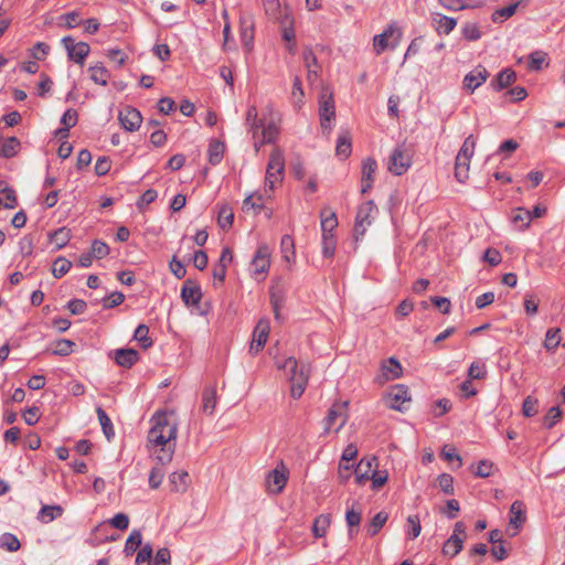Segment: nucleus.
Masks as SVG:
<instances>
[{"mask_svg": "<svg viewBox=\"0 0 565 565\" xmlns=\"http://www.w3.org/2000/svg\"><path fill=\"white\" fill-rule=\"evenodd\" d=\"M284 170L285 159L282 151L278 148H275L269 156V161L266 169L265 190L273 191L275 185L282 181Z\"/></svg>", "mask_w": 565, "mask_h": 565, "instance_id": "nucleus-3", "label": "nucleus"}, {"mask_svg": "<svg viewBox=\"0 0 565 565\" xmlns=\"http://www.w3.org/2000/svg\"><path fill=\"white\" fill-rule=\"evenodd\" d=\"M561 341L559 337V329L558 328H551L546 331L545 340H544V347L548 351L555 350Z\"/></svg>", "mask_w": 565, "mask_h": 565, "instance_id": "nucleus-52", "label": "nucleus"}, {"mask_svg": "<svg viewBox=\"0 0 565 565\" xmlns=\"http://www.w3.org/2000/svg\"><path fill=\"white\" fill-rule=\"evenodd\" d=\"M412 164V156L405 143L398 145L388 158V171L395 175L404 174Z\"/></svg>", "mask_w": 565, "mask_h": 565, "instance_id": "nucleus-5", "label": "nucleus"}, {"mask_svg": "<svg viewBox=\"0 0 565 565\" xmlns=\"http://www.w3.org/2000/svg\"><path fill=\"white\" fill-rule=\"evenodd\" d=\"M77 120H78L77 111L72 108L67 109L61 118V124L64 125V128L57 129L56 135H60L63 137L68 136V130L77 124Z\"/></svg>", "mask_w": 565, "mask_h": 565, "instance_id": "nucleus-27", "label": "nucleus"}, {"mask_svg": "<svg viewBox=\"0 0 565 565\" xmlns=\"http://www.w3.org/2000/svg\"><path fill=\"white\" fill-rule=\"evenodd\" d=\"M269 330V320L267 318L260 319L253 332V339L249 345V352L252 354H257L259 351L263 350L264 345L267 342Z\"/></svg>", "mask_w": 565, "mask_h": 565, "instance_id": "nucleus-11", "label": "nucleus"}, {"mask_svg": "<svg viewBox=\"0 0 565 565\" xmlns=\"http://www.w3.org/2000/svg\"><path fill=\"white\" fill-rule=\"evenodd\" d=\"M21 148V142L15 137L6 138L0 149V156L3 158L14 157Z\"/></svg>", "mask_w": 565, "mask_h": 565, "instance_id": "nucleus-35", "label": "nucleus"}, {"mask_svg": "<svg viewBox=\"0 0 565 565\" xmlns=\"http://www.w3.org/2000/svg\"><path fill=\"white\" fill-rule=\"evenodd\" d=\"M338 226V218L334 212L327 214V211L321 212V230L322 235L333 234L332 231Z\"/></svg>", "mask_w": 565, "mask_h": 565, "instance_id": "nucleus-42", "label": "nucleus"}, {"mask_svg": "<svg viewBox=\"0 0 565 565\" xmlns=\"http://www.w3.org/2000/svg\"><path fill=\"white\" fill-rule=\"evenodd\" d=\"M125 300V295L120 291H114L108 297H105L103 299V308L104 309H111L114 307H117L121 305Z\"/></svg>", "mask_w": 565, "mask_h": 565, "instance_id": "nucleus-60", "label": "nucleus"}, {"mask_svg": "<svg viewBox=\"0 0 565 565\" xmlns=\"http://www.w3.org/2000/svg\"><path fill=\"white\" fill-rule=\"evenodd\" d=\"M303 88L299 76H295L291 89V103L296 109H300L303 105Z\"/></svg>", "mask_w": 565, "mask_h": 565, "instance_id": "nucleus-40", "label": "nucleus"}, {"mask_svg": "<svg viewBox=\"0 0 565 565\" xmlns=\"http://www.w3.org/2000/svg\"><path fill=\"white\" fill-rule=\"evenodd\" d=\"M142 545V535L139 530H134L128 536L124 552L126 555H132Z\"/></svg>", "mask_w": 565, "mask_h": 565, "instance_id": "nucleus-41", "label": "nucleus"}, {"mask_svg": "<svg viewBox=\"0 0 565 565\" xmlns=\"http://www.w3.org/2000/svg\"><path fill=\"white\" fill-rule=\"evenodd\" d=\"M462 36L468 41H477L481 38V32L477 23L467 22L462 25Z\"/></svg>", "mask_w": 565, "mask_h": 565, "instance_id": "nucleus-58", "label": "nucleus"}, {"mask_svg": "<svg viewBox=\"0 0 565 565\" xmlns=\"http://www.w3.org/2000/svg\"><path fill=\"white\" fill-rule=\"evenodd\" d=\"M510 521L507 532L510 536H515L519 533L520 527L526 520L525 510L523 502L516 500L511 504L510 508Z\"/></svg>", "mask_w": 565, "mask_h": 565, "instance_id": "nucleus-14", "label": "nucleus"}, {"mask_svg": "<svg viewBox=\"0 0 565 565\" xmlns=\"http://www.w3.org/2000/svg\"><path fill=\"white\" fill-rule=\"evenodd\" d=\"M319 115L323 122H331V120L334 119L335 107L331 95L327 99L320 102Z\"/></svg>", "mask_w": 565, "mask_h": 565, "instance_id": "nucleus-33", "label": "nucleus"}, {"mask_svg": "<svg viewBox=\"0 0 565 565\" xmlns=\"http://www.w3.org/2000/svg\"><path fill=\"white\" fill-rule=\"evenodd\" d=\"M0 193L4 196L6 202L3 203V206L6 209L11 210L18 205L15 191L2 180H0Z\"/></svg>", "mask_w": 565, "mask_h": 565, "instance_id": "nucleus-37", "label": "nucleus"}, {"mask_svg": "<svg viewBox=\"0 0 565 565\" xmlns=\"http://www.w3.org/2000/svg\"><path fill=\"white\" fill-rule=\"evenodd\" d=\"M487 375L486 365L480 362H472L468 370V377L470 380H481Z\"/></svg>", "mask_w": 565, "mask_h": 565, "instance_id": "nucleus-62", "label": "nucleus"}, {"mask_svg": "<svg viewBox=\"0 0 565 565\" xmlns=\"http://www.w3.org/2000/svg\"><path fill=\"white\" fill-rule=\"evenodd\" d=\"M118 119L122 128L130 132L138 130L142 122L140 111L130 106H127L119 111Z\"/></svg>", "mask_w": 565, "mask_h": 565, "instance_id": "nucleus-13", "label": "nucleus"}, {"mask_svg": "<svg viewBox=\"0 0 565 565\" xmlns=\"http://www.w3.org/2000/svg\"><path fill=\"white\" fill-rule=\"evenodd\" d=\"M383 375L386 380L398 379L402 373V365L395 358H390L382 365Z\"/></svg>", "mask_w": 565, "mask_h": 565, "instance_id": "nucleus-26", "label": "nucleus"}, {"mask_svg": "<svg viewBox=\"0 0 565 565\" xmlns=\"http://www.w3.org/2000/svg\"><path fill=\"white\" fill-rule=\"evenodd\" d=\"M50 52V46L46 43L38 42L31 49V55L38 61H42Z\"/></svg>", "mask_w": 565, "mask_h": 565, "instance_id": "nucleus-64", "label": "nucleus"}, {"mask_svg": "<svg viewBox=\"0 0 565 565\" xmlns=\"http://www.w3.org/2000/svg\"><path fill=\"white\" fill-rule=\"evenodd\" d=\"M462 539L457 536H450L443 545V554L448 557H454L462 550Z\"/></svg>", "mask_w": 565, "mask_h": 565, "instance_id": "nucleus-39", "label": "nucleus"}, {"mask_svg": "<svg viewBox=\"0 0 565 565\" xmlns=\"http://www.w3.org/2000/svg\"><path fill=\"white\" fill-rule=\"evenodd\" d=\"M75 343L67 339H61L56 342L54 350L52 353L54 355L67 356L73 352V348Z\"/></svg>", "mask_w": 565, "mask_h": 565, "instance_id": "nucleus-55", "label": "nucleus"}, {"mask_svg": "<svg viewBox=\"0 0 565 565\" xmlns=\"http://www.w3.org/2000/svg\"><path fill=\"white\" fill-rule=\"evenodd\" d=\"M269 299L273 307L274 316L276 320H280L281 315L280 310L285 303V291L284 288L279 285H273L269 289Z\"/></svg>", "mask_w": 565, "mask_h": 565, "instance_id": "nucleus-19", "label": "nucleus"}, {"mask_svg": "<svg viewBox=\"0 0 565 565\" xmlns=\"http://www.w3.org/2000/svg\"><path fill=\"white\" fill-rule=\"evenodd\" d=\"M516 79V74L511 68H504L497 74V76L491 81L490 86L495 92H500L509 86H511Z\"/></svg>", "mask_w": 565, "mask_h": 565, "instance_id": "nucleus-18", "label": "nucleus"}, {"mask_svg": "<svg viewBox=\"0 0 565 565\" xmlns=\"http://www.w3.org/2000/svg\"><path fill=\"white\" fill-rule=\"evenodd\" d=\"M373 201L361 204L358 209L354 222V236L358 241L366 232V226L371 225V214L375 210Z\"/></svg>", "mask_w": 565, "mask_h": 565, "instance_id": "nucleus-8", "label": "nucleus"}, {"mask_svg": "<svg viewBox=\"0 0 565 565\" xmlns=\"http://www.w3.org/2000/svg\"><path fill=\"white\" fill-rule=\"evenodd\" d=\"M139 354L135 349H117L114 351L115 362L126 369H130L137 361Z\"/></svg>", "mask_w": 565, "mask_h": 565, "instance_id": "nucleus-20", "label": "nucleus"}, {"mask_svg": "<svg viewBox=\"0 0 565 565\" xmlns=\"http://www.w3.org/2000/svg\"><path fill=\"white\" fill-rule=\"evenodd\" d=\"M62 43L67 51L68 58L83 66L90 52L89 45L86 42L74 43V39L70 35L64 36Z\"/></svg>", "mask_w": 565, "mask_h": 565, "instance_id": "nucleus-7", "label": "nucleus"}, {"mask_svg": "<svg viewBox=\"0 0 565 565\" xmlns=\"http://www.w3.org/2000/svg\"><path fill=\"white\" fill-rule=\"evenodd\" d=\"M149 328L146 324H139L134 333V339L139 342L142 349H148L152 345V340L148 335Z\"/></svg>", "mask_w": 565, "mask_h": 565, "instance_id": "nucleus-45", "label": "nucleus"}, {"mask_svg": "<svg viewBox=\"0 0 565 565\" xmlns=\"http://www.w3.org/2000/svg\"><path fill=\"white\" fill-rule=\"evenodd\" d=\"M433 20L437 24L436 30L438 33L449 34L457 25L456 19L441 13H435Z\"/></svg>", "mask_w": 565, "mask_h": 565, "instance_id": "nucleus-25", "label": "nucleus"}, {"mask_svg": "<svg viewBox=\"0 0 565 565\" xmlns=\"http://www.w3.org/2000/svg\"><path fill=\"white\" fill-rule=\"evenodd\" d=\"M286 369L289 373V381L291 383V396L294 398H299L305 390L309 377V365H298V362L295 358H288L284 365L281 366Z\"/></svg>", "mask_w": 565, "mask_h": 565, "instance_id": "nucleus-2", "label": "nucleus"}, {"mask_svg": "<svg viewBox=\"0 0 565 565\" xmlns=\"http://www.w3.org/2000/svg\"><path fill=\"white\" fill-rule=\"evenodd\" d=\"M511 221L515 226L523 231L530 226L532 221L531 211L523 207H518L513 211Z\"/></svg>", "mask_w": 565, "mask_h": 565, "instance_id": "nucleus-28", "label": "nucleus"}, {"mask_svg": "<svg viewBox=\"0 0 565 565\" xmlns=\"http://www.w3.org/2000/svg\"><path fill=\"white\" fill-rule=\"evenodd\" d=\"M169 486L172 492L183 493L189 486V475L186 471H175L169 476Z\"/></svg>", "mask_w": 565, "mask_h": 565, "instance_id": "nucleus-21", "label": "nucleus"}, {"mask_svg": "<svg viewBox=\"0 0 565 565\" xmlns=\"http://www.w3.org/2000/svg\"><path fill=\"white\" fill-rule=\"evenodd\" d=\"M437 482L443 492L454 494V478L449 473L439 475Z\"/></svg>", "mask_w": 565, "mask_h": 565, "instance_id": "nucleus-61", "label": "nucleus"}, {"mask_svg": "<svg viewBox=\"0 0 565 565\" xmlns=\"http://www.w3.org/2000/svg\"><path fill=\"white\" fill-rule=\"evenodd\" d=\"M330 516L328 514H320L317 516L312 524V533L315 537L324 536L327 529L330 525Z\"/></svg>", "mask_w": 565, "mask_h": 565, "instance_id": "nucleus-43", "label": "nucleus"}, {"mask_svg": "<svg viewBox=\"0 0 565 565\" xmlns=\"http://www.w3.org/2000/svg\"><path fill=\"white\" fill-rule=\"evenodd\" d=\"M216 404V387L214 385L206 386L202 392V411L207 415H212Z\"/></svg>", "mask_w": 565, "mask_h": 565, "instance_id": "nucleus-23", "label": "nucleus"}, {"mask_svg": "<svg viewBox=\"0 0 565 565\" xmlns=\"http://www.w3.org/2000/svg\"><path fill=\"white\" fill-rule=\"evenodd\" d=\"M88 72L90 73V79L94 83L102 86L107 85L110 74L102 63L90 66Z\"/></svg>", "mask_w": 565, "mask_h": 565, "instance_id": "nucleus-31", "label": "nucleus"}, {"mask_svg": "<svg viewBox=\"0 0 565 565\" xmlns=\"http://www.w3.org/2000/svg\"><path fill=\"white\" fill-rule=\"evenodd\" d=\"M384 399L387 407L404 412L407 409L406 404L411 402L408 387L403 384H396L386 393Z\"/></svg>", "mask_w": 565, "mask_h": 565, "instance_id": "nucleus-6", "label": "nucleus"}, {"mask_svg": "<svg viewBox=\"0 0 565 565\" xmlns=\"http://www.w3.org/2000/svg\"><path fill=\"white\" fill-rule=\"evenodd\" d=\"M0 546L9 552H17L21 544L18 537L12 533H4L0 537Z\"/></svg>", "mask_w": 565, "mask_h": 565, "instance_id": "nucleus-51", "label": "nucleus"}, {"mask_svg": "<svg viewBox=\"0 0 565 565\" xmlns=\"http://www.w3.org/2000/svg\"><path fill=\"white\" fill-rule=\"evenodd\" d=\"M352 145L351 138L348 131L339 136L335 147L337 156L342 159H347L351 154Z\"/></svg>", "mask_w": 565, "mask_h": 565, "instance_id": "nucleus-36", "label": "nucleus"}, {"mask_svg": "<svg viewBox=\"0 0 565 565\" xmlns=\"http://www.w3.org/2000/svg\"><path fill=\"white\" fill-rule=\"evenodd\" d=\"M150 423L148 444L160 447L157 460L161 465H167L172 460L174 454L178 425L166 412H156L150 418Z\"/></svg>", "mask_w": 565, "mask_h": 565, "instance_id": "nucleus-1", "label": "nucleus"}, {"mask_svg": "<svg viewBox=\"0 0 565 565\" xmlns=\"http://www.w3.org/2000/svg\"><path fill=\"white\" fill-rule=\"evenodd\" d=\"M110 253L109 246L99 239H94L92 243V255L96 259H103Z\"/></svg>", "mask_w": 565, "mask_h": 565, "instance_id": "nucleus-57", "label": "nucleus"}, {"mask_svg": "<svg viewBox=\"0 0 565 565\" xmlns=\"http://www.w3.org/2000/svg\"><path fill=\"white\" fill-rule=\"evenodd\" d=\"M96 414L102 426L103 433L106 436L107 440H110L115 436L114 426L111 419L107 415V413L103 409V407L98 406L96 408Z\"/></svg>", "mask_w": 565, "mask_h": 565, "instance_id": "nucleus-34", "label": "nucleus"}, {"mask_svg": "<svg viewBox=\"0 0 565 565\" xmlns=\"http://www.w3.org/2000/svg\"><path fill=\"white\" fill-rule=\"evenodd\" d=\"M422 532L420 520L418 515H409L405 525V533L408 539L414 540L419 536Z\"/></svg>", "mask_w": 565, "mask_h": 565, "instance_id": "nucleus-44", "label": "nucleus"}, {"mask_svg": "<svg viewBox=\"0 0 565 565\" xmlns=\"http://www.w3.org/2000/svg\"><path fill=\"white\" fill-rule=\"evenodd\" d=\"M396 35V43L393 44V47L399 42L402 38V31L399 28L395 25V23H391L381 34H377L373 39V47L377 55L382 54L388 47V39Z\"/></svg>", "mask_w": 565, "mask_h": 565, "instance_id": "nucleus-12", "label": "nucleus"}, {"mask_svg": "<svg viewBox=\"0 0 565 565\" xmlns=\"http://www.w3.org/2000/svg\"><path fill=\"white\" fill-rule=\"evenodd\" d=\"M335 237L333 234L322 235V254L324 257H332L335 250Z\"/></svg>", "mask_w": 565, "mask_h": 565, "instance_id": "nucleus-59", "label": "nucleus"}, {"mask_svg": "<svg viewBox=\"0 0 565 565\" xmlns=\"http://www.w3.org/2000/svg\"><path fill=\"white\" fill-rule=\"evenodd\" d=\"M225 145L218 140H212L209 145L207 154L209 162L213 166L218 164L224 154Z\"/></svg>", "mask_w": 565, "mask_h": 565, "instance_id": "nucleus-32", "label": "nucleus"}, {"mask_svg": "<svg viewBox=\"0 0 565 565\" xmlns=\"http://www.w3.org/2000/svg\"><path fill=\"white\" fill-rule=\"evenodd\" d=\"M61 505H43L39 511L38 519L43 523H50L63 514Z\"/></svg>", "mask_w": 565, "mask_h": 565, "instance_id": "nucleus-29", "label": "nucleus"}, {"mask_svg": "<svg viewBox=\"0 0 565 565\" xmlns=\"http://www.w3.org/2000/svg\"><path fill=\"white\" fill-rule=\"evenodd\" d=\"M361 520H362V509L361 508L355 509L354 504H353L350 509L347 510L345 522L349 527L350 536H353L354 534L358 533Z\"/></svg>", "mask_w": 565, "mask_h": 565, "instance_id": "nucleus-24", "label": "nucleus"}, {"mask_svg": "<svg viewBox=\"0 0 565 565\" xmlns=\"http://www.w3.org/2000/svg\"><path fill=\"white\" fill-rule=\"evenodd\" d=\"M288 473L289 471L282 462L269 471L266 478L268 491L275 494L280 493L286 487Z\"/></svg>", "mask_w": 565, "mask_h": 565, "instance_id": "nucleus-9", "label": "nucleus"}, {"mask_svg": "<svg viewBox=\"0 0 565 565\" xmlns=\"http://www.w3.org/2000/svg\"><path fill=\"white\" fill-rule=\"evenodd\" d=\"M489 72L482 65H478L471 72H469L463 78V88L475 92L480 87L489 77Z\"/></svg>", "mask_w": 565, "mask_h": 565, "instance_id": "nucleus-15", "label": "nucleus"}, {"mask_svg": "<svg viewBox=\"0 0 565 565\" xmlns=\"http://www.w3.org/2000/svg\"><path fill=\"white\" fill-rule=\"evenodd\" d=\"M377 169V163L373 158H366L362 164V182L373 181V174Z\"/></svg>", "mask_w": 565, "mask_h": 565, "instance_id": "nucleus-56", "label": "nucleus"}, {"mask_svg": "<svg viewBox=\"0 0 565 565\" xmlns=\"http://www.w3.org/2000/svg\"><path fill=\"white\" fill-rule=\"evenodd\" d=\"M377 467V459L376 457H366L362 458L360 462L356 465L354 475H355V482L358 484H364L367 480H370V477L372 472L374 471V468Z\"/></svg>", "mask_w": 565, "mask_h": 565, "instance_id": "nucleus-16", "label": "nucleus"}, {"mask_svg": "<svg viewBox=\"0 0 565 565\" xmlns=\"http://www.w3.org/2000/svg\"><path fill=\"white\" fill-rule=\"evenodd\" d=\"M387 514L383 511L376 513L369 523L367 532L370 535H375L386 523Z\"/></svg>", "mask_w": 565, "mask_h": 565, "instance_id": "nucleus-53", "label": "nucleus"}, {"mask_svg": "<svg viewBox=\"0 0 565 565\" xmlns=\"http://www.w3.org/2000/svg\"><path fill=\"white\" fill-rule=\"evenodd\" d=\"M152 554H153L152 545L150 543L142 544L137 552L136 564L139 565V564H143V563H148V565H152L150 563V561L152 558Z\"/></svg>", "mask_w": 565, "mask_h": 565, "instance_id": "nucleus-54", "label": "nucleus"}, {"mask_svg": "<svg viewBox=\"0 0 565 565\" xmlns=\"http://www.w3.org/2000/svg\"><path fill=\"white\" fill-rule=\"evenodd\" d=\"M157 196H158V193L153 189H149V190L145 191L136 203L138 210L143 211L146 206H148L150 203L154 202Z\"/></svg>", "mask_w": 565, "mask_h": 565, "instance_id": "nucleus-63", "label": "nucleus"}, {"mask_svg": "<svg viewBox=\"0 0 565 565\" xmlns=\"http://www.w3.org/2000/svg\"><path fill=\"white\" fill-rule=\"evenodd\" d=\"M518 7H519V3L516 2V3H512L508 7L500 8L498 10H495L491 17L492 21L494 23H501V22L505 21L507 19L511 18L515 13Z\"/></svg>", "mask_w": 565, "mask_h": 565, "instance_id": "nucleus-47", "label": "nucleus"}, {"mask_svg": "<svg viewBox=\"0 0 565 565\" xmlns=\"http://www.w3.org/2000/svg\"><path fill=\"white\" fill-rule=\"evenodd\" d=\"M469 168L470 160H459V157H456L455 162V178L458 182L463 183L469 177Z\"/></svg>", "mask_w": 565, "mask_h": 565, "instance_id": "nucleus-46", "label": "nucleus"}, {"mask_svg": "<svg viewBox=\"0 0 565 565\" xmlns=\"http://www.w3.org/2000/svg\"><path fill=\"white\" fill-rule=\"evenodd\" d=\"M234 222V212L231 206L223 204L220 207L217 215V223L222 230L230 228Z\"/></svg>", "mask_w": 565, "mask_h": 565, "instance_id": "nucleus-38", "label": "nucleus"}, {"mask_svg": "<svg viewBox=\"0 0 565 565\" xmlns=\"http://www.w3.org/2000/svg\"><path fill=\"white\" fill-rule=\"evenodd\" d=\"M341 408L342 407L338 405H333L331 408H329L328 414L324 418V433L328 434L339 419L340 424L335 428V431H339L344 426L347 417Z\"/></svg>", "mask_w": 565, "mask_h": 565, "instance_id": "nucleus-17", "label": "nucleus"}, {"mask_svg": "<svg viewBox=\"0 0 565 565\" xmlns=\"http://www.w3.org/2000/svg\"><path fill=\"white\" fill-rule=\"evenodd\" d=\"M278 134L279 129L277 125L273 121L268 122L265 127H263L259 140H256L254 143L256 151H258L263 145L274 142L278 137Z\"/></svg>", "mask_w": 565, "mask_h": 565, "instance_id": "nucleus-22", "label": "nucleus"}, {"mask_svg": "<svg viewBox=\"0 0 565 565\" xmlns=\"http://www.w3.org/2000/svg\"><path fill=\"white\" fill-rule=\"evenodd\" d=\"M475 147H476V139L472 135H470L465 139V141L457 154V157H459V160H462V159L470 160L473 156Z\"/></svg>", "mask_w": 565, "mask_h": 565, "instance_id": "nucleus-49", "label": "nucleus"}, {"mask_svg": "<svg viewBox=\"0 0 565 565\" xmlns=\"http://www.w3.org/2000/svg\"><path fill=\"white\" fill-rule=\"evenodd\" d=\"M71 237V230L66 227H60L56 231L49 234L50 242L55 244L56 249L65 247L70 242Z\"/></svg>", "mask_w": 565, "mask_h": 565, "instance_id": "nucleus-30", "label": "nucleus"}, {"mask_svg": "<svg viewBox=\"0 0 565 565\" xmlns=\"http://www.w3.org/2000/svg\"><path fill=\"white\" fill-rule=\"evenodd\" d=\"M271 249L267 244H260L250 262L253 275L266 274L270 267Z\"/></svg>", "mask_w": 565, "mask_h": 565, "instance_id": "nucleus-10", "label": "nucleus"}, {"mask_svg": "<svg viewBox=\"0 0 565 565\" xmlns=\"http://www.w3.org/2000/svg\"><path fill=\"white\" fill-rule=\"evenodd\" d=\"M181 298L185 306L191 307L195 306L199 309V313L201 316H205L210 312V305L205 303L204 308L200 307V301L202 299V290L201 287L192 279H186L181 288Z\"/></svg>", "mask_w": 565, "mask_h": 565, "instance_id": "nucleus-4", "label": "nucleus"}, {"mask_svg": "<svg viewBox=\"0 0 565 565\" xmlns=\"http://www.w3.org/2000/svg\"><path fill=\"white\" fill-rule=\"evenodd\" d=\"M562 418V409L559 406H553L548 409L543 418V426L547 429L553 428Z\"/></svg>", "mask_w": 565, "mask_h": 565, "instance_id": "nucleus-50", "label": "nucleus"}, {"mask_svg": "<svg viewBox=\"0 0 565 565\" xmlns=\"http://www.w3.org/2000/svg\"><path fill=\"white\" fill-rule=\"evenodd\" d=\"M72 267V263L65 257H57L52 266V274L55 278H62L68 273Z\"/></svg>", "mask_w": 565, "mask_h": 565, "instance_id": "nucleus-48", "label": "nucleus"}]
</instances>
